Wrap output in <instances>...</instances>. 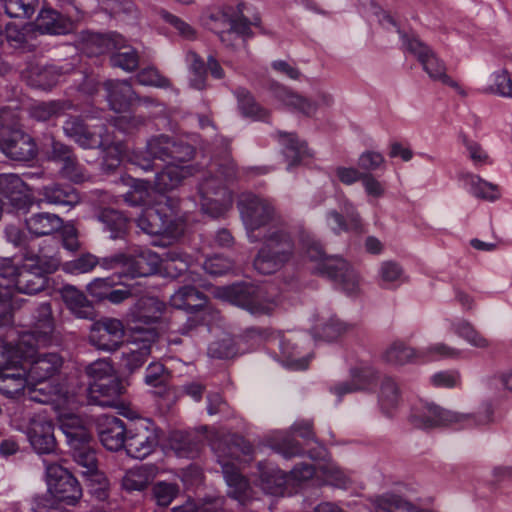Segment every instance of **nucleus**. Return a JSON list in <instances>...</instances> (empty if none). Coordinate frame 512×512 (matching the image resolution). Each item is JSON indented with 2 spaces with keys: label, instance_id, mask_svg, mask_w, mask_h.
Here are the masks:
<instances>
[{
  "label": "nucleus",
  "instance_id": "f257e3e1",
  "mask_svg": "<svg viewBox=\"0 0 512 512\" xmlns=\"http://www.w3.org/2000/svg\"><path fill=\"white\" fill-rule=\"evenodd\" d=\"M19 358L15 357V348L5 344L0 339V392L6 397L14 398L29 391V398L42 404H50L58 412L64 408H73L79 402L76 393H70L60 386L44 388H33L27 375V368L24 364L18 365Z\"/></svg>",
  "mask_w": 512,
  "mask_h": 512
},
{
  "label": "nucleus",
  "instance_id": "f03ea898",
  "mask_svg": "<svg viewBox=\"0 0 512 512\" xmlns=\"http://www.w3.org/2000/svg\"><path fill=\"white\" fill-rule=\"evenodd\" d=\"M65 135L84 149L100 148L103 151V167L106 170L117 168L127 154V148L121 141H114L104 124H88L79 117L68 118L63 125Z\"/></svg>",
  "mask_w": 512,
  "mask_h": 512
},
{
  "label": "nucleus",
  "instance_id": "7ed1b4c3",
  "mask_svg": "<svg viewBox=\"0 0 512 512\" xmlns=\"http://www.w3.org/2000/svg\"><path fill=\"white\" fill-rule=\"evenodd\" d=\"M212 449L222 468L228 486V495L244 504L250 498V486L234 461H248L253 452L252 445L242 436L232 435L213 442Z\"/></svg>",
  "mask_w": 512,
  "mask_h": 512
},
{
  "label": "nucleus",
  "instance_id": "20e7f679",
  "mask_svg": "<svg viewBox=\"0 0 512 512\" xmlns=\"http://www.w3.org/2000/svg\"><path fill=\"white\" fill-rule=\"evenodd\" d=\"M81 403L82 400L79 398L75 407L59 410L58 421L59 427L71 448L74 461L83 468L82 475L88 478L100 471L98 470L95 450L91 445V435L83 420L73 413Z\"/></svg>",
  "mask_w": 512,
  "mask_h": 512
},
{
  "label": "nucleus",
  "instance_id": "39448f33",
  "mask_svg": "<svg viewBox=\"0 0 512 512\" xmlns=\"http://www.w3.org/2000/svg\"><path fill=\"white\" fill-rule=\"evenodd\" d=\"M263 244L255 259L254 268L270 275L281 270L294 255V242L285 226H272L261 237Z\"/></svg>",
  "mask_w": 512,
  "mask_h": 512
},
{
  "label": "nucleus",
  "instance_id": "423d86ee",
  "mask_svg": "<svg viewBox=\"0 0 512 512\" xmlns=\"http://www.w3.org/2000/svg\"><path fill=\"white\" fill-rule=\"evenodd\" d=\"M263 244L255 259L254 268L270 275L281 270L294 255V242L285 226H272L261 237Z\"/></svg>",
  "mask_w": 512,
  "mask_h": 512
},
{
  "label": "nucleus",
  "instance_id": "0eeeda50",
  "mask_svg": "<svg viewBox=\"0 0 512 512\" xmlns=\"http://www.w3.org/2000/svg\"><path fill=\"white\" fill-rule=\"evenodd\" d=\"M60 259L55 255L37 254L18 266L13 262L15 272L11 275L10 299L14 291L23 294H36L47 285V275L55 272Z\"/></svg>",
  "mask_w": 512,
  "mask_h": 512
},
{
  "label": "nucleus",
  "instance_id": "6e6552de",
  "mask_svg": "<svg viewBox=\"0 0 512 512\" xmlns=\"http://www.w3.org/2000/svg\"><path fill=\"white\" fill-rule=\"evenodd\" d=\"M302 246L307 258L314 264L313 269L337 282L349 295L358 291V274L344 259L326 257L321 245L310 238L303 240Z\"/></svg>",
  "mask_w": 512,
  "mask_h": 512
},
{
  "label": "nucleus",
  "instance_id": "1a4fd4ad",
  "mask_svg": "<svg viewBox=\"0 0 512 512\" xmlns=\"http://www.w3.org/2000/svg\"><path fill=\"white\" fill-rule=\"evenodd\" d=\"M192 156L191 145L161 134L147 141L145 151L133 152L129 161L144 171H150L153 169L154 159L161 160L166 164H173V162H186Z\"/></svg>",
  "mask_w": 512,
  "mask_h": 512
},
{
  "label": "nucleus",
  "instance_id": "9d476101",
  "mask_svg": "<svg viewBox=\"0 0 512 512\" xmlns=\"http://www.w3.org/2000/svg\"><path fill=\"white\" fill-rule=\"evenodd\" d=\"M492 415L491 405H485L482 412L474 415L445 410L434 404H425L414 410L411 421L415 426L424 429L452 424H460L461 427H473L489 423L492 420Z\"/></svg>",
  "mask_w": 512,
  "mask_h": 512
},
{
  "label": "nucleus",
  "instance_id": "9b49d317",
  "mask_svg": "<svg viewBox=\"0 0 512 512\" xmlns=\"http://www.w3.org/2000/svg\"><path fill=\"white\" fill-rule=\"evenodd\" d=\"M238 207L240 214L247 230V236L250 242L254 243L261 240L257 231L268 227L265 232L272 226H278L277 213L271 200L255 195L252 193H244L241 195Z\"/></svg>",
  "mask_w": 512,
  "mask_h": 512
},
{
  "label": "nucleus",
  "instance_id": "f8f14e48",
  "mask_svg": "<svg viewBox=\"0 0 512 512\" xmlns=\"http://www.w3.org/2000/svg\"><path fill=\"white\" fill-rule=\"evenodd\" d=\"M215 296L233 305L246 309L253 315L269 314L277 305L274 295H269L266 287L248 284H234L219 287Z\"/></svg>",
  "mask_w": 512,
  "mask_h": 512
},
{
  "label": "nucleus",
  "instance_id": "ddd939ff",
  "mask_svg": "<svg viewBox=\"0 0 512 512\" xmlns=\"http://www.w3.org/2000/svg\"><path fill=\"white\" fill-rule=\"evenodd\" d=\"M55 329L51 304L41 303L33 314L32 329L19 336L17 349L22 356H31L35 347H45L52 341Z\"/></svg>",
  "mask_w": 512,
  "mask_h": 512
},
{
  "label": "nucleus",
  "instance_id": "4468645a",
  "mask_svg": "<svg viewBox=\"0 0 512 512\" xmlns=\"http://www.w3.org/2000/svg\"><path fill=\"white\" fill-rule=\"evenodd\" d=\"M198 196L201 210L211 217L223 215L233 204L231 191L211 170L203 173L198 184Z\"/></svg>",
  "mask_w": 512,
  "mask_h": 512
},
{
  "label": "nucleus",
  "instance_id": "2eb2a0df",
  "mask_svg": "<svg viewBox=\"0 0 512 512\" xmlns=\"http://www.w3.org/2000/svg\"><path fill=\"white\" fill-rule=\"evenodd\" d=\"M10 111H0V149L15 161H30L37 154V147L32 137L22 130L10 127L6 122Z\"/></svg>",
  "mask_w": 512,
  "mask_h": 512
},
{
  "label": "nucleus",
  "instance_id": "dca6fc26",
  "mask_svg": "<svg viewBox=\"0 0 512 512\" xmlns=\"http://www.w3.org/2000/svg\"><path fill=\"white\" fill-rule=\"evenodd\" d=\"M403 40L406 49L417 58L430 79L433 81H439L442 84L455 89L461 95H465V92L460 85L446 73L447 69L445 63L438 58L430 47L416 37L409 38L407 36H403Z\"/></svg>",
  "mask_w": 512,
  "mask_h": 512
},
{
  "label": "nucleus",
  "instance_id": "f3484780",
  "mask_svg": "<svg viewBox=\"0 0 512 512\" xmlns=\"http://www.w3.org/2000/svg\"><path fill=\"white\" fill-rule=\"evenodd\" d=\"M46 471L48 491L59 501L68 505L76 504L82 497L78 480L57 463L43 461Z\"/></svg>",
  "mask_w": 512,
  "mask_h": 512
},
{
  "label": "nucleus",
  "instance_id": "a211bd4d",
  "mask_svg": "<svg viewBox=\"0 0 512 512\" xmlns=\"http://www.w3.org/2000/svg\"><path fill=\"white\" fill-rule=\"evenodd\" d=\"M132 341L122 352L121 365L130 373L139 369L151 354L157 333L154 329L131 326Z\"/></svg>",
  "mask_w": 512,
  "mask_h": 512
},
{
  "label": "nucleus",
  "instance_id": "6ab92c4d",
  "mask_svg": "<svg viewBox=\"0 0 512 512\" xmlns=\"http://www.w3.org/2000/svg\"><path fill=\"white\" fill-rule=\"evenodd\" d=\"M125 336L123 322L113 317H102L91 326L89 342L96 349L114 352L122 344Z\"/></svg>",
  "mask_w": 512,
  "mask_h": 512
},
{
  "label": "nucleus",
  "instance_id": "aec40b11",
  "mask_svg": "<svg viewBox=\"0 0 512 512\" xmlns=\"http://www.w3.org/2000/svg\"><path fill=\"white\" fill-rule=\"evenodd\" d=\"M14 348L16 358L29 362V366L26 367L27 375L33 388H36L37 384H41L53 377L60 370L63 364L62 357L57 353L49 352L36 354V349L38 347H35L33 354L25 357L18 351L17 344Z\"/></svg>",
  "mask_w": 512,
  "mask_h": 512
},
{
  "label": "nucleus",
  "instance_id": "412c9836",
  "mask_svg": "<svg viewBox=\"0 0 512 512\" xmlns=\"http://www.w3.org/2000/svg\"><path fill=\"white\" fill-rule=\"evenodd\" d=\"M271 91L275 99L309 117L313 116L319 108L330 107L333 104V97L326 92L319 93L317 101L313 102L280 84H272Z\"/></svg>",
  "mask_w": 512,
  "mask_h": 512
},
{
  "label": "nucleus",
  "instance_id": "4be33fe9",
  "mask_svg": "<svg viewBox=\"0 0 512 512\" xmlns=\"http://www.w3.org/2000/svg\"><path fill=\"white\" fill-rule=\"evenodd\" d=\"M138 227L148 235L176 237L181 233L178 224L162 209L146 207L137 218Z\"/></svg>",
  "mask_w": 512,
  "mask_h": 512
},
{
  "label": "nucleus",
  "instance_id": "5701e85b",
  "mask_svg": "<svg viewBox=\"0 0 512 512\" xmlns=\"http://www.w3.org/2000/svg\"><path fill=\"white\" fill-rule=\"evenodd\" d=\"M159 437L155 429L148 425H139L129 430L125 444L126 452L135 459H144L157 447Z\"/></svg>",
  "mask_w": 512,
  "mask_h": 512
},
{
  "label": "nucleus",
  "instance_id": "b1692460",
  "mask_svg": "<svg viewBox=\"0 0 512 512\" xmlns=\"http://www.w3.org/2000/svg\"><path fill=\"white\" fill-rule=\"evenodd\" d=\"M0 194L16 210H28L33 198L25 182L16 174L0 175Z\"/></svg>",
  "mask_w": 512,
  "mask_h": 512
},
{
  "label": "nucleus",
  "instance_id": "393cba45",
  "mask_svg": "<svg viewBox=\"0 0 512 512\" xmlns=\"http://www.w3.org/2000/svg\"><path fill=\"white\" fill-rule=\"evenodd\" d=\"M104 88L108 103L115 112L126 111L136 100L145 104L154 102L150 98H138L127 80H107L104 82Z\"/></svg>",
  "mask_w": 512,
  "mask_h": 512
},
{
  "label": "nucleus",
  "instance_id": "a878e982",
  "mask_svg": "<svg viewBox=\"0 0 512 512\" xmlns=\"http://www.w3.org/2000/svg\"><path fill=\"white\" fill-rule=\"evenodd\" d=\"M28 440L38 454L54 452L56 441L51 421L37 416L31 419L27 429Z\"/></svg>",
  "mask_w": 512,
  "mask_h": 512
},
{
  "label": "nucleus",
  "instance_id": "bb28decb",
  "mask_svg": "<svg viewBox=\"0 0 512 512\" xmlns=\"http://www.w3.org/2000/svg\"><path fill=\"white\" fill-rule=\"evenodd\" d=\"M124 387L117 379L104 382H89L87 397L90 404L101 407H117Z\"/></svg>",
  "mask_w": 512,
  "mask_h": 512
},
{
  "label": "nucleus",
  "instance_id": "cd10ccee",
  "mask_svg": "<svg viewBox=\"0 0 512 512\" xmlns=\"http://www.w3.org/2000/svg\"><path fill=\"white\" fill-rule=\"evenodd\" d=\"M98 39L106 43L107 49H117L110 58L112 66L121 68L126 72H132L138 67L139 56L137 51L130 46L123 45V38L120 35L109 34L107 37L100 36Z\"/></svg>",
  "mask_w": 512,
  "mask_h": 512
},
{
  "label": "nucleus",
  "instance_id": "c85d7f7f",
  "mask_svg": "<svg viewBox=\"0 0 512 512\" xmlns=\"http://www.w3.org/2000/svg\"><path fill=\"white\" fill-rule=\"evenodd\" d=\"M99 439L110 451L125 448L127 433L124 422L115 416H104L98 425Z\"/></svg>",
  "mask_w": 512,
  "mask_h": 512
},
{
  "label": "nucleus",
  "instance_id": "c756f323",
  "mask_svg": "<svg viewBox=\"0 0 512 512\" xmlns=\"http://www.w3.org/2000/svg\"><path fill=\"white\" fill-rule=\"evenodd\" d=\"M165 310V303L155 297H142L129 310L127 317L132 326L138 323L152 324L160 319Z\"/></svg>",
  "mask_w": 512,
  "mask_h": 512
},
{
  "label": "nucleus",
  "instance_id": "7c9ffc66",
  "mask_svg": "<svg viewBox=\"0 0 512 512\" xmlns=\"http://www.w3.org/2000/svg\"><path fill=\"white\" fill-rule=\"evenodd\" d=\"M182 163L167 164L161 172L156 174L154 185L158 192L171 191L177 188L186 177L194 175V168L183 166Z\"/></svg>",
  "mask_w": 512,
  "mask_h": 512
},
{
  "label": "nucleus",
  "instance_id": "2f4dec72",
  "mask_svg": "<svg viewBox=\"0 0 512 512\" xmlns=\"http://www.w3.org/2000/svg\"><path fill=\"white\" fill-rule=\"evenodd\" d=\"M348 324L327 312L314 315L311 333L315 339L332 341L348 330Z\"/></svg>",
  "mask_w": 512,
  "mask_h": 512
},
{
  "label": "nucleus",
  "instance_id": "473e14b6",
  "mask_svg": "<svg viewBox=\"0 0 512 512\" xmlns=\"http://www.w3.org/2000/svg\"><path fill=\"white\" fill-rule=\"evenodd\" d=\"M62 72L54 65L30 64L25 72L27 83L38 89L49 90L60 80Z\"/></svg>",
  "mask_w": 512,
  "mask_h": 512
},
{
  "label": "nucleus",
  "instance_id": "72a5a7b5",
  "mask_svg": "<svg viewBox=\"0 0 512 512\" xmlns=\"http://www.w3.org/2000/svg\"><path fill=\"white\" fill-rule=\"evenodd\" d=\"M341 211L345 214L346 220L339 212L332 210L327 215V225L335 232L341 233L350 230L358 231L361 228V220L355 207L348 200H344Z\"/></svg>",
  "mask_w": 512,
  "mask_h": 512
},
{
  "label": "nucleus",
  "instance_id": "f704fd0d",
  "mask_svg": "<svg viewBox=\"0 0 512 512\" xmlns=\"http://www.w3.org/2000/svg\"><path fill=\"white\" fill-rule=\"evenodd\" d=\"M35 28L42 34H66L71 29L70 20L53 9H42L36 19Z\"/></svg>",
  "mask_w": 512,
  "mask_h": 512
},
{
  "label": "nucleus",
  "instance_id": "c9c22d12",
  "mask_svg": "<svg viewBox=\"0 0 512 512\" xmlns=\"http://www.w3.org/2000/svg\"><path fill=\"white\" fill-rule=\"evenodd\" d=\"M39 194L42 196L40 202H45L52 205L73 207L80 201L76 190L68 185H47L40 190Z\"/></svg>",
  "mask_w": 512,
  "mask_h": 512
},
{
  "label": "nucleus",
  "instance_id": "e433bc0d",
  "mask_svg": "<svg viewBox=\"0 0 512 512\" xmlns=\"http://www.w3.org/2000/svg\"><path fill=\"white\" fill-rule=\"evenodd\" d=\"M467 191L474 197L494 202L501 197V191L498 185L482 179L480 176L467 173L461 176Z\"/></svg>",
  "mask_w": 512,
  "mask_h": 512
},
{
  "label": "nucleus",
  "instance_id": "4c0bfd02",
  "mask_svg": "<svg viewBox=\"0 0 512 512\" xmlns=\"http://www.w3.org/2000/svg\"><path fill=\"white\" fill-rule=\"evenodd\" d=\"M99 266L106 271L121 270L119 277L136 278L143 274L135 268V257L125 252L99 257Z\"/></svg>",
  "mask_w": 512,
  "mask_h": 512
},
{
  "label": "nucleus",
  "instance_id": "58836bf2",
  "mask_svg": "<svg viewBox=\"0 0 512 512\" xmlns=\"http://www.w3.org/2000/svg\"><path fill=\"white\" fill-rule=\"evenodd\" d=\"M206 301V296L192 285H185L179 288L170 297L172 307L187 312H193L203 308Z\"/></svg>",
  "mask_w": 512,
  "mask_h": 512
},
{
  "label": "nucleus",
  "instance_id": "ea45409f",
  "mask_svg": "<svg viewBox=\"0 0 512 512\" xmlns=\"http://www.w3.org/2000/svg\"><path fill=\"white\" fill-rule=\"evenodd\" d=\"M375 372L369 367L354 369L351 372V380L343 382L331 388V392L342 398L344 395L360 390L368 389L374 382Z\"/></svg>",
  "mask_w": 512,
  "mask_h": 512
},
{
  "label": "nucleus",
  "instance_id": "a19ab883",
  "mask_svg": "<svg viewBox=\"0 0 512 512\" xmlns=\"http://www.w3.org/2000/svg\"><path fill=\"white\" fill-rule=\"evenodd\" d=\"M63 220L56 214L42 212L26 219L28 231L37 236L51 235L61 229Z\"/></svg>",
  "mask_w": 512,
  "mask_h": 512
},
{
  "label": "nucleus",
  "instance_id": "79ce46f5",
  "mask_svg": "<svg viewBox=\"0 0 512 512\" xmlns=\"http://www.w3.org/2000/svg\"><path fill=\"white\" fill-rule=\"evenodd\" d=\"M4 37L8 44L14 49L31 51L35 47L33 43L35 31L31 25L19 27L14 23H8L5 26Z\"/></svg>",
  "mask_w": 512,
  "mask_h": 512
},
{
  "label": "nucleus",
  "instance_id": "37998d69",
  "mask_svg": "<svg viewBox=\"0 0 512 512\" xmlns=\"http://www.w3.org/2000/svg\"><path fill=\"white\" fill-rule=\"evenodd\" d=\"M278 138L284 147V154L289 161L288 169L300 164L305 158L311 157L306 143L298 139L293 133L278 132Z\"/></svg>",
  "mask_w": 512,
  "mask_h": 512
},
{
  "label": "nucleus",
  "instance_id": "c03bdc74",
  "mask_svg": "<svg viewBox=\"0 0 512 512\" xmlns=\"http://www.w3.org/2000/svg\"><path fill=\"white\" fill-rule=\"evenodd\" d=\"M156 471L153 466L140 465L129 469L122 478V487L128 492L142 491L154 480Z\"/></svg>",
  "mask_w": 512,
  "mask_h": 512
},
{
  "label": "nucleus",
  "instance_id": "a18cd8bd",
  "mask_svg": "<svg viewBox=\"0 0 512 512\" xmlns=\"http://www.w3.org/2000/svg\"><path fill=\"white\" fill-rule=\"evenodd\" d=\"M259 466L262 489L271 495H283L290 481V476L276 467L263 469L262 464Z\"/></svg>",
  "mask_w": 512,
  "mask_h": 512
},
{
  "label": "nucleus",
  "instance_id": "49530a36",
  "mask_svg": "<svg viewBox=\"0 0 512 512\" xmlns=\"http://www.w3.org/2000/svg\"><path fill=\"white\" fill-rule=\"evenodd\" d=\"M62 298L71 312L78 318L87 319L93 314V308L86 296L73 286L62 289Z\"/></svg>",
  "mask_w": 512,
  "mask_h": 512
},
{
  "label": "nucleus",
  "instance_id": "de8ad7c7",
  "mask_svg": "<svg viewBox=\"0 0 512 512\" xmlns=\"http://www.w3.org/2000/svg\"><path fill=\"white\" fill-rule=\"evenodd\" d=\"M423 355V352H419V350L396 341L383 352L382 358L385 362L392 365H404L409 362L419 361Z\"/></svg>",
  "mask_w": 512,
  "mask_h": 512
},
{
  "label": "nucleus",
  "instance_id": "09e8293b",
  "mask_svg": "<svg viewBox=\"0 0 512 512\" xmlns=\"http://www.w3.org/2000/svg\"><path fill=\"white\" fill-rule=\"evenodd\" d=\"M185 61L190 72V85L197 90L204 89L207 81V69L203 58L194 51H188Z\"/></svg>",
  "mask_w": 512,
  "mask_h": 512
},
{
  "label": "nucleus",
  "instance_id": "8fccbe9b",
  "mask_svg": "<svg viewBox=\"0 0 512 512\" xmlns=\"http://www.w3.org/2000/svg\"><path fill=\"white\" fill-rule=\"evenodd\" d=\"M240 111L243 115L252 117L256 120H266L268 111L262 108L253 98L251 93L242 87H239L234 92Z\"/></svg>",
  "mask_w": 512,
  "mask_h": 512
},
{
  "label": "nucleus",
  "instance_id": "3c124183",
  "mask_svg": "<svg viewBox=\"0 0 512 512\" xmlns=\"http://www.w3.org/2000/svg\"><path fill=\"white\" fill-rule=\"evenodd\" d=\"M100 220L105 229L110 232V238L112 239L122 238L127 232L128 220L119 211L106 209L102 211Z\"/></svg>",
  "mask_w": 512,
  "mask_h": 512
},
{
  "label": "nucleus",
  "instance_id": "603ef678",
  "mask_svg": "<svg viewBox=\"0 0 512 512\" xmlns=\"http://www.w3.org/2000/svg\"><path fill=\"white\" fill-rule=\"evenodd\" d=\"M451 330L474 347L484 349L489 346L488 340L478 333L474 327L465 320L451 322Z\"/></svg>",
  "mask_w": 512,
  "mask_h": 512
},
{
  "label": "nucleus",
  "instance_id": "864d4df0",
  "mask_svg": "<svg viewBox=\"0 0 512 512\" xmlns=\"http://www.w3.org/2000/svg\"><path fill=\"white\" fill-rule=\"evenodd\" d=\"M5 13L11 18H30L39 5V0H0Z\"/></svg>",
  "mask_w": 512,
  "mask_h": 512
},
{
  "label": "nucleus",
  "instance_id": "5fc2aeb1",
  "mask_svg": "<svg viewBox=\"0 0 512 512\" xmlns=\"http://www.w3.org/2000/svg\"><path fill=\"white\" fill-rule=\"evenodd\" d=\"M379 280L383 287H396L404 281L402 267L394 261H384L379 267Z\"/></svg>",
  "mask_w": 512,
  "mask_h": 512
},
{
  "label": "nucleus",
  "instance_id": "6e6d98bb",
  "mask_svg": "<svg viewBox=\"0 0 512 512\" xmlns=\"http://www.w3.org/2000/svg\"><path fill=\"white\" fill-rule=\"evenodd\" d=\"M99 266V257L92 253H82L75 259L63 264V270L66 273L78 275L89 273Z\"/></svg>",
  "mask_w": 512,
  "mask_h": 512
},
{
  "label": "nucleus",
  "instance_id": "4d7b16f0",
  "mask_svg": "<svg viewBox=\"0 0 512 512\" xmlns=\"http://www.w3.org/2000/svg\"><path fill=\"white\" fill-rule=\"evenodd\" d=\"M259 22V17H255L253 21H248L245 17L234 19L230 23V28L220 34V39L227 46H234V44L231 43V40L235 35L241 37L250 36V26H257L259 25Z\"/></svg>",
  "mask_w": 512,
  "mask_h": 512
},
{
  "label": "nucleus",
  "instance_id": "13d9d810",
  "mask_svg": "<svg viewBox=\"0 0 512 512\" xmlns=\"http://www.w3.org/2000/svg\"><path fill=\"white\" fill-rule=\"evenodd\" d=\"M151 494L156 505L167 507L179 494V486L176 483L159 481L153 485Z\"/></svg>",
  "mask_w": 512,
  "mask_h": 512
},
{
  "label": "nucleus",
  "instance_id": "bf43d9fd",
  "mask_svg": "<svg viewBox=\"0 0 512 512\" xmlns=\"http://www.w3.org/2000/svg\"><path fill=\"white\" fill-rule=\"evenodd\" d=\"M124 200L131 206L145 205L149 203L150 186L147 181L131 179L130 190L124 195Z\"/></svg>",
  "mask_w": 512,
  "mask_h": 512
},
{
  "label": "nucleus",
  "instance_id": "052dcab7",
  "mask_svg": "<svg viewBox=\"0 0 512 512\" xmlns=\"http://www.w3.org/2000/svg\"><path fill=\"white\" fill-rule=\"evenodd\" d=\"M399 399L400 394L395 381L389 377L383 378L379 394L381 408L388 411L397 406Z\"/></svg>",
  "mask_w": 512,
  "mask_h": 512
},
{
  "label": "nucleus",
  "instance_id": "680f3d73",
  "mask_svg": "<svg viewBox=\"0 0 512 512\" xmlns=\"http://www.w3.org/2000/svg\"><path fill=\"white\" fill-rule=\"evenodd\" d=\"M136 82L143 86H153L156 88H170L171 81L162 75L156 68H144L135 76Z\"/></svg>",
  "mask_w": 512,
  "mask_h": 512
},
{
  "label": "nucleus",
  "instance_id": "e2e57ef3",
  "mask_svg": "<svg viewBox=\"0 0 512 512\" xmlns=\"http://www.w3.org/2000/svg\"><path fill=\"white\" fill-rule=\"evenodd\" d=\"M135 257V264L137 270L143 272V274H139L138 277L148 276L150 274L156 273L161 264V259L159 255L151 250L141 251Z\"/></svg>",
  "mask_w": 512,
  "mask_h": 512
},
{
  "label": "nucleus",
  "instance_id": "0e129e2a",
  "mask_svg": "<svg viewBox=\"0 0 512 512\" xmlns=\"http://www.w3.org/2000/svg\"><path fill=\"white\" fill-rule=\"evenodd\" d=\"M60 173L64 178L74 183H83L90 178L89 173L86 171L83 165L78 162L75 155L62 163Z\"/></svg>",
  "mask_w": 512,
  "mask_h": 512
},
{
  "label": "nucleus",
  "instance_id": "69168bd1",
  "mask_svg": "<svg viewBox=\"0 0 512 512\" xmlns=\"http://www.w3.org/2000/svg\"><path fill=\"white\" fill-rule=\"evenodd\" d=\"M86 374L89 382H104L116 378L114 369L106 359H98L86 367Z\"/></svg>",
  "mask_w": 512,
  "mask_h": 512
},
{
  "label": "nucleus",
  "instance_id": "338daca9",
  "mask_svg": "<svg viewBox=\"0 0 512 512\" xmlns=\"http://www.w3.org/2000/svg\"><path fill=\"white\" fill-rule=\"evenodd\" d=\"M64 110V103L58 101L41 102L31 108L30 114L38 121H47L61 115Z\"/></svg>",
  "mask_w": 512,
  "mask_h": 512
},
{
  "label": "nucleus",
  "instance_id": "774afa93",
  "mask_svg": "<svg viewBox=\"0 0 512 512\" xmlns=\"http://www.w3.org/2000/svg\"><path fill=\"white\" fill-rule=\"evenodd\" d=\"M489 91L499 97L512 100V78L506 69H502L493 74V84Z\"/></svg>",
  "mask_w": 512,
  "mask_h": 512
}]
</instances>
